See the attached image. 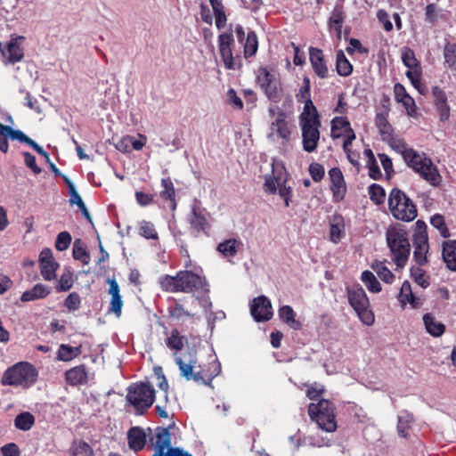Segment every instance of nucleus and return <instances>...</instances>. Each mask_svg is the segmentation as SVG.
Here are the masks:
<instances>
[{
	"instance_id": "obj_1",
	"label": "nucleus",
	"mask_w": 456,
	"mask_h": 456,
	"mask_svg": "<svg viewBox=\"0 0 456 456\" xmlns=\"http://www.w3.org/2000/svg\"><path fill=\"white\" fill-rule=\"evenodd\" d=\"M394 151L399 153L406 165L423 180L434 187L442 183V175L432 159L424 152H419L409 147L406 142H395Z\"/></svg>"
},
{
	"instance_id": "obj_2",
	"label": "nucleus",
	"mask_w": 456,
	"mask_h": 456,
	"mask_svg": "<svg viewBox=\"0 0 456 456\" xmlns=\"http://www.w3.org/2000/svg\"><path fill=\"white\" fill-rule=\"evenodd\" d=\"M386 240L393 262L398 269L403 268L411 253L407 232L399 226L389 227L386 232Z\"/></svg>"
},
{
	"instance_id": "obj_3",
	"label": "nucleus",
	"mask_w": 456,
	"mask_h": 456,
	"mask_svg": "<svg viewBox=\"0 0 456 456\" xmlns=\"http://www.w3.org/2000/svg\"><path fill=\"white\" fill-rule=\"evenodd\" d=\"M36 368L28 362H20L9 367L3 374L2 384L28 388L37 379Z\"/></svg>"
},
{
	"instance_id": "obj_4",
	"label": "nucleus",
	"mask_w": 456,
	"mask_h": 456,
	"mask_svg": "<svg viewBox=\"0 0 456 456\" xmlns=\"http://www.w3.org/2000/svg\"><path fill=\"white\" fill-rule=\"evenodd\" d=\"M388 206L393 216L398 220L411 222L417 216L416 206L400 189H392L388 197Z\"/></svg>"
},
{
	"instance_id": "obj_5",
	"label": "nucleus",
	"mask_w": 456,
	"mask_h": 456,
	"mask_svg": "<svg viewBox=\"0 0 456 456\" xmlns=\"http://www.w3.org/2000/svg\"><path fill=\"white\" fill-rule=\"evenodd\" d=\"M308 413L310 418L316 422L322 430L328 433L336 431L337 422L334 406L329 400L321 399L316 403H310Z\"/></svg>"
},
{
	"instance_id": "obj_6",
	"label": "nucleus",
	"mask_w": 456,
	"mask_h": 456,
	"mask_svg": "<svg viewBox=\"0 0 456 456\" xmlns=\"http://www.w3.org/2000/svg\"><path fill=\"white\" fill-rule=\"evenodd\" d=\"M347 298L350 305L356 313L359 319L365 325L370 326L375 321L370 309L369 298L365 290L359 284L346 289Z\"/></svg>"
},
{
	"instance_id": "obj_7",
	"label": "nucleus",
	"mask_w": 456,
	"mask_h": 456,
	"mask_svg": "<svg viewBox=\"0 0 456 456\" xmlns=\"http://www.w3.org/2000/svg\"><path fill=\"white\" fill-rule=\"evenodd\" d=\"M299 125L302 133V146L306 152L316 151L320 140L321 122L318 113L299 116Z\"/></svg>"
},
{
	"instance_id": "obj_8",
	"label": "nucleus",
	"mask_w": 456,
	"mask_h": 456,
	"mask_svg": "<svg viewBox=\"0 0 456 456\" xmlns=\"http://www.w3.org/2000/svg\"><path fill=\"white\" fill-rule=\"evenodd\" d=\"M256 82L270 101L275 103L281 101L283 91L279 74L275 70L266 67L260 68L257 71Z\"/></svg>"
},
{
	"instance_id": "obj_9",
	"label": "nucleus",
	"mask_w": 456,
	"mask_h": 456,
	"mask_svg": "<svg viewBox=\"0 0 456 456\" xmlns=\"http://www.w3.org/2000/svg\"><path fill=\"white\" fill-rule=\"evenodd\" d=\"M150 444L154 449L152 456H192L180 448L170 447V432L166 428H157L154 435L150 438Z\"/></svg>"
},
{
	"instance_id": "obj_10",
	"label": "nucleus",
	"mask_w": 456,
	"mask_h": 456,
	"mask_svg": "<svg viewBox=\"0 0 456 456\" xmlns=\"http://www.w3.org/2000/svg\"><path fill=\"white\" fill-rule=\"evenodd\" d=\"M154 394L155 391L149 383H140L129 387L126 399L137 412L142 413L152 405Z\"/></svg>"
},
{
	"instance_id": "obj_11",
	"label": "nucleus",
	"mask_w": 456,
	"mask_h": 456,
	"mask_svg": "<svg viewBox=\"0 0 456 456\" xmlns=\"http://www.w3.org/2000/svg\"><path fill=\"white\" fill-rule=\"evenodd\" d=\"M175 362L179 367L181 376L186 380L192 379L197 383L208 384L200 371H194L198 364L195 351L191 350L183 354L182 356H176Z\"/></svg>"
},
{
	"instance_id": "obj_12",
	"label": "nucleus",
	"mask_w": 456,
	"mask_h": 456,
	"mask_svg": "<svg viewBox=\"0 0 456 456\" xmlns=\"http://www.w3.org/2000/svg\"><path fill=\"white\" fill-rule=\"evenodd\" d=\"M424 222L419 220L416 223V229L413 233V257L419 265L428 263V253L429 249L428 237Z\"/></svg>"
},
{
	"instance_id": "obj_13",
	"label": "nucleus",
	"mask_w": 456,
	"mask_h": 456,
	"mask_svg": "<svg viewBox=\"0 0 456 456\" xmlns=\"http://www.w3.org/2000/svg\"><path fill=\"white\" fill-rule=\"evenodd\" d=\"M291 129L287 120L286 114L279 110L271 122L268 138L277 143L285 145L290 139Z\"/></svg>"
},
{
	"instance_id": "obj_14",
	"label": "nucleus",
	"mask_w": 456,
	"mask_h": 456,
	"mask_svg": "<svg viewBox=\"0 0 456 456\" xmlns=\"http://www.w3.org/2000/svg\"><path fill=\"white\" fill-rule=\"evenodd\" d=\"M287 172L281 161L273 159L272 162V173L265 175L264 190L267 193L277 192V186L287 183Z\"/></svg>"
},
{
	"instance_id": "obj_15",
	"label": "nucleus",
	"mask_w": 456,
	"mask_h": 456,
	"mask_svg": "<svg viewBox=\"0 0 456 456\" xmlns=\"http://www.w3.org/2000/svg\"><path fill=\"white\" fill-rule=\"evenodd\" d=\"M23 40V37H15L6 44L0 43V52L5 64H13L22 60L24 53L21 43Z\"/></svg>"
},
{
	"instance_id": "obj_16",
	"label": "nucleus",
	"mask_w": 456,
	"mask_h": 456,
	"mask_svg": "<svg viewBox=\"0 0 456 456\" xmlns=\"http://www.w3.org/2000/svg\"><path fill=\"white\" fill-rule=\"evenodd\" d=\"M40 273L45 281H53L56 278V271L60 265L53 257L52 249L44 248L39 255Z\"/></svg>"
},
{
	"instance_id": "obj_17",
	"label": "nucleus",
	"mask_w": 456,
	"mask_h": 456,
	"mask_svg": "<svg viewBox=\"0 0 456 456\" xmlns=\"http://www.w3.org/2000/svg\"><path fill=\"white\" fill-rule=\"evenodd\" d=\"M250 314L256 322L269 321L273 317L271 301L265 296H259L250 303Z\"/></svg>"
},
{
	"instance_id": "obj_18",
	"label": "nucleus",
	"mask_w": 456,
	"mask_h": 456,
	"mask_svg": "<svg viewBox=\"0 0 456 456\" xmlns=\"http://www.w3.org/2000/svg\"><path fill=\"white\" fill-rule=\"evenodd\" d=\"M233 37L232 33H222L218 37V50L225 68L229 69H235V63L232 57V45Z\"/></svg>"
},
{
	"instance_id": "obj_19",
	"label": "nucleus",
	"mask_w": 456,
	"mask_h": 456,
	"mask_svg": "<svg viewBox=\"0 0 456 456\" xmlns=\"http://www.w3.org/2000/svg\"><path fill=\"white\" fill-rule=\"evenodd\" d=\"M180 292L190 293L202 286V279L191 271L177 273Z\"/></svg>"
},
{
	"instance_id": "obj_20",
	"label": "nucleus",
	"mask_w": 456,
	"mask_h": 456,
	"mask_svg": "<svg viewBox=\"0 0 456 456\" xmlns=\"http://www.w3.org/2000/svg\"><path fill=\"white\" fill-rule=\"evenodd\" d=\"M395 99L402 103L410 117L417 116V107L414 99L406 92L405 87L396 83L394 86Z\"/></svg>"
},
{
	"instance_id": "obj_21",
	"label": "nucleus",
	"mask_w": 456,
	"mask_h": 456,
	"mask_svg": "<svg viewBox=\"0 0 456 456\" xmlns=\"http://www.w3.org/2000/svg\"><path fill=\"white\" fill-rule=\"evenodd\" d=\"M206 212L200 208L198 202H194L191 206L190 216V224L191 228L196 232H206L209 228V224L206 216Z\"/></svg>"
},
{
	"instance_id": "obj_22",
	"label": "nucleus",
	"mask_w": 456,
	"mask_h": 456,
	"mask_svg": "<svg viewBox=\"0 0 456 456\" xmlns=\"http://www.w3.org/2000/svg\"><path fill=\"white\" fill-rule=\"evenodd\" d=\"M331 181V191L336 201H340L344 199L346 191V183L344 176L339 168L334 167L329 171Z\"/></svg>"
},
{
	"instance_id": "obj_23",
	"label": "nucleus",
	"mask_w": 456,
	"mask_h": 456,
	"mask_svg": "<svg viewBox=\"0 0 456 456\" xmlns=\"http://www.w3.org/2000/svg\"><path fill=\"white\" fill-rule=\"evenodd\" d=\"M109 294L111 296L110 302V313H113L118 318L120 317L123 307V300L120 295V289L115 279H108Z\"/></svg>"
},
{
	"instance_id": "obj_24",
	"label": "nucleus",
	"mask_w": 456,
	"mask_h": 456,
	"mask_svg": "<svg viewBox=\"0 0 456 456\" xmlns=\"http://www.w3.org/2000/svg\"><path fill=\"white\" fill-rule=\"evenodd\" d=\"M296 97L298 102L305 104L304 110L300 115L318 113L310 97V80L308 77L304 78L303 86L300 87Z\"/></svg>"
},
{
	"instance_id": "obj_25",
	"label": "nucleus",
	"mask_w": 456,
	"mask_h": 456,
	"mask_svg": "<svg viewBox=\"0 0 456 456\" xmlns=\"http://www.w3.org/2000/svg\"><path fill=\"white\" fill-rule=\"evenodd\" d=\"M434 102L439 112L441 121H446L450 118V106L447 103V95L444 91L436 86L432 90Z\"/></svg>"
},
{
	"instance_id": "obj_26",
	"label": "nucleus",
	"mask_w": 456,
	"mask_h": 456,
	"mask_svg": "<svg viewBox=\"0 0 456 456\" xmlns=\"http://www.w3.org/2000/svg\"><path fill=\"white\" fill-rule=\"evenodd\" d=\"M309 54L310 62L315 74L321 78H326L329 75V69L322 52L317 48H311Z\"/></svg>"
},
{
	"instance_id": "obj_27",
	"label": "nucleus",
	"mask_w": 456,
	"mask_h": 456,
	"mask_svg": "<svg viewBox=\"0 0 456 456\" xmlns=\"http://www.w3.org/2000/svg\"><path fill=\"white\" fill-rule=\"evenodd\" d=\"M24 133L20 130H14L10 126H5L0 123V151L6 153L9 149L7 139L12 141L22 142Z\"/></svg>"
},
{
	"instance_id": "obj_28",
	"label": "nucleus",
	"mask_w": 456,
	"mask_h": 456,
	"mask_svg": "<svg viewBox=\"0 0 456 456\" xmlns=\"http://www.w3.org/2000/svg\"><path fill=\"white\" fill-rule=\"evenodd\" d=\"M376 125L383 141L387 142L393 150L395 142H405L403 139L393 136V128L384 116L377 115Z\"/></svg>"
},
{
	"instance_id": "obj_29",
	"label": "nucleus",
	"mask_w": 456,
	"mask_h": 456,
	"mask_svg": "<svg viewBox=\"0 0 456 456\" xmlns=\"http://www.w3.org/2000/svg\"><path fill=\"white\" fill-rule=\"evenodd\" d=\"M65 379L70 386H78L87 383L88 374L85 365H78L65 372Z\"/></svg>"
},
{
	"instance_id": "obj_30",
	"label": "nucleus",
	"mask_w": 456,
	"mask_h": 456,
	"mask_svg": "<svg viewBox=\"0 0 456 456\" xmlns=\"http://www.w3.org/2000/svg\"><path fill=\"white\" fill-rule=\"evenodd\" d=\"M423 322L427 332L434 338H440L445 331V325L432 314H424Z\"/></svg>"
},
{
	"instance_id": "obj_31",
	"label": "nucleus",
	"mask_w": 456,
	"mask_h": 456,
	"mask_svg": "<svg viewBox=\"0 0 456 456\" xmlns=\"http://www.w3.org/2000/svg\"><path fill=\"white\" fill-rule=\"evenodd\" d=\"M442 256L446 266L456 272V240L444 242Z\"/></svg>"
},
{
	"instance_id": "obj_32",
	"label": "nucleus",
	"mask_w": 456,
	"mask_h": 456,
	"mask_svg": "<svg viewBox=\"0 0 456 456\" xmlns=\"http://www.w3.org/2000/svg\"><path fill=\"white\" fill-rule=\"evenodd\" d=\"M399 301L403 305L410 304L413 308H417L421 305L420 298L413 295L411 286L408 281H403L399 293Z\"/></svg>"
},
{
	"instance_id": "obj_33",
	"label": "nucleus",
	"mask_w": 456,
	"mask_h": 456,
	"mask_svg": "<svg viewBox=\"0 0 456 456\" xmlns=\"http://www.w3.org/2000/svg\"><path fill=\"white\" fill-rule=\"evenodd\" d=\"M241 245L240 240L231 238L220 242L217 245V251L225 258L233 257Z\"/></svg>"
},
{
	"instance_id": "obj_34",
	"label": "nucleus",
	"mask_w": 456,
	"mask_h": 456,
	"mask_svg": "<svg viewBox=\"0 0 456 456\" xmlns=\"http://www.w3.org/2000/svg\"><path fill=\"white\" fill-rule=\"evenodd\" d=\"M50 294V289L42 283L36 284L31 289L26 290L20 297L22 302L45 298Z\"/></svg>"
},
{
	"instance_id": "obj_35",
	"label": "nucleus",
	"mask_w": 456,
	"mask_h": 456,
	"mask_svg": "<svg viewBox=\"0 0 456 456\" xmlns=\"http://www.w3.org/2000/svg\"><path fill=\"white\" fill-rule=\"evenodd\" d=\"M128 443L131 449L139 451L146 443V434L138 427L132 428L128 432Z\"/></svg>"
},
{
	"instance_id": "obj_36",
	"label": "nucleus",
	"mask_w": 456,
	"mask_h": 456,
	"mask_svg": "<svg viewBox=\"0 0 456 456\" xmlns=\"http://www.w3.org/2000/svg\"><path fill=\"white\" fill-rule=\"evenodd\" d=\"M345 234V221L342 216H334L330 225V240L338 243Z\"/></svg>"
},
{
	"instance_id": "obj_37",
	"label": "nucleus",
	"mask_w": 456,
	"mask_h": 456,
	"mask_svg": "<svg viewBox=\"0 0 456 456\" xmlns=\"http://www.w3.org/2000/svg\"><path fill=\"white\" fill-rule=\"evenodd\" d=\"M185 338L180 335L177 330H173L170 335L167 338L165 343L168 348L174 351L173 355L175 358L178 355V352L183 347Z\"/></svg>"
},
{
	"instance_id": "obj_38",
	"label": "nucleus",
	"mask_w": 456,
	"mask_h": 456,
	"mask_svg": "<svg viewBox=\"0 0 456 456\" xmlns=\"http://www.w3.org/2000/svg\"><path fill=\"white\" fill-rule=\"evenodd\" d=\"M279 317L293 330L301 328L299 321L296 320V314L291 306L283 305L278 311Z\"/></svg>"
},
{
	"instance_id": "obj_39",
	"label": "nucleus",
	"mask_w": 456,
	"mask_h": 456,
	"mask_svg": "<svg viewBox=\"0 0 456 456\" xmlns=\"http://www.w3.org/2000/svg\"><path fill=\"white\" fill-rule=\"evenodd\" d=\"M352 130L350 123L346 118L336 117L331 121V136L333 138L341 137L343 133Z\"/></svg>"
},
{
	"instance_id": "obj_40",
	"label": "nucleus",
	"mask_w": 456,
	"mask_h": 456,
	"mask_svg": "<svg viewBox=\"0 0 456 456\" xmlns=\"http://www.w3.org/2000/svg\"><path fill=\"white\" fill-rule=\"evenodd\" d=\"M161 187L160 197L163 200H168L171 201V208L174 210L176 208V203L175 200V191L173 184L172 180L169 177L161 179Z\"/></svg>"
},
{
	"instance_id": "obj_41",
	"label": "nucleus",
	"mask_w": 456,
	"mask_h": 456,
	"mask_svg": "<svg viewBox=\"0 0 456 456\" xmlns=\"http://www.w3.org/2000/svg\"><path fill=\"white\" fill-rule=\"evenodd\" d=\"M371 268L384 282L388 284H392L394 282L395 277L387 267L385 262L375 261L372 263Z\"/></svg>"
},
{
	"instance_id": "obj_42",
	"label": "nucleus",
	"mask_w": 456,
	"mask_h": 456,
	"mask_svg": "<svg viewBox=\"0 0 456 456\" xmlns=\"http://www.w3.org/2000/svg\"><path fill=\"white\" fill-rule=\"evenodd\" d=\"M363 154L366 158V167L369 169V175L372 179H379L382 174L370 149H365Z\"/></svg>"
},
{
	"instance_id": "obj_43",
	"label": "nucleus",
	"mask_w": 456,
	"mask_h": 456,
	"mask_svg": "<svg viewBox=\"0 0 456 456\" xmlns=\"http://www.w3.org/2000/svg\"><path fill=\"white\" fill-rule=\"evenodd\" d=\"M336 69L338 73L342 77L349 76L353 71V65L346 57L344 52L339 50L336 56Z\"/></svg>"
},
{
	"instance_id": "obj_44",
	"label": "nucleus",
	"mask_w": 456,
	"mask_h": 456,
	"mask_svg": "<svg viewBox=\"0 0 456 456\" xmlns=\"http://www.w3.org/2000/svg\"><path fill=\"white\" fill-rule=\"evenodd\" d=\"M345 14L341 7H336L330 18V28L334 30L338 37H340L342 32V24L344 22Z\"/></svg>"
},
{
	"instance_id": "obj_45",
	"label": "nucleus",
	"mask_w": 456,
	"mask_h": 456,
	"mask_svg": "<svg viewBox=\"0 0 456 456\" xmlns=\"http://www.w3.org/2000/svg\"><path fill=\"white\" fill-rule=\"evenodd\" d=\"M160 288L167 292H180L177 274L171 276L168 274L162 275L159 278Z\"/></svg>"
},
{
	"instance_id": "obj_46",
	"label": "nucleus",
	"mask_w": 456,
	"mask_h": 456,
	"mask_svg": "<svg viewBox=\"0 0 456 456\" xmlns=\"http://www.w3.org/2000/svg\"><path fill=\"white\" fill-rule=\"evenodd\" d=\"M34 423L35 418L28 411L20 413L19 415L16 416L14 419L15 428L22 431L29 430L33 427Z\"/></svg>"
},
{
	"instance_id": "obj_47",
	"label": "nucleus",
	"mask_w": 456,
	"mask_h": 456,
	"mask_svg": "<svg viewBox=\"0 0 456 456\" xmlns=\"http://www.w3.org/2000/svg\"><path fill=\"white\" fill-rule=\"evenodd\" d=\"M361 280L370 292L379 293L381 291L382 288L379 281L370 271H363L361 275Z\"/></svg>"
},
{
	"instance_id": "obj_48",
	"label": "nucleus",
	"mask_w": 456,
	"mask_h": 456,
	"mask_svg": "<svg viewBox=\"0 0 456 456\" xmlns=\"http://www.w3.org/2000/svg\"><path fill=\"white\" fill-rule=\"evenodd\" d=\"M413 422V417L409 412L403 411L398 415L397 430L402 437H407L409 429Z\"/></svg>"
},
{
	"instance_id": "obj_49",
	"label": "nucleus",
	"mask_w": 456,
	"mask_h": 456,
	"mask_svg": "<svg viewBox=\"0 0 456 456\" xmlns=\"http://www.w3.org/2000/svg\"><path fill=\"white\" fill-rule=\"evenodd\" d=\"M73 257L76 260L81 261L84 265H88L90 262V256L80 240H76L73 244Z\"/></svg>"
},
{
	"instance_id": "obj_50",
	"label": "nucleus",
	"mask_w": 456,
	"mask_h": 456,
	"mask_svg": "<svg viewBox=\"0 0 456 456\" xmlns=\"http://www.w3.org/2000/svg\"><path fill=\"white\" fill-rule=\"evenodd\" d=\"M73 282V273L69 269H65L61 275L55 289L58 292L68 291L72 288Z\"/></svg>"
},
{
	"instance_id": "obj_51",
	"label": "nucleus",
	"mask_w": 456,
	"mask_h": 456,
	"mask_svg": "<svg viewBox=\"0 0 456 456\" xmlns=\"http://www.w3.org/2000/svg\"><path fill=\"white\" fill-rule=\"evenodd\" d=\"M70 452L73 456H77V455L93 456L94 455V451L91 448V446L84 441L73 442V444L70 447Z\"/></svg>"
},
{
	"instance_id": "obj_52",
	"label": "nucleus",
	"mask_w": 456,
	"mask_h": 456,
	"mask_svg": "<svg viewBox=\"0 0 456 456\" xmlns=\"http://www.w3.org/2000/svg\"><path fill=\"white\" fill-rule=\"evenodd\" d=\"M402 61L409 69L421 68L413 50L409 47H404L402 50Z\"/></svg>"
},
{
	"instance_id": "obj_53",
	"label": "nucleus",
	"mask_w": 456,
	"mask_h": 456,
	"mask_svg": "<svg viewBox=\"0 0 456 456\" xmlns=\"http://www.w3.org/2000/svg\"><path fill=\"white\" fill-rule=\"evenodd\" d=\"M80 354L79 347H73L68 345H61L58 350V359L68 362Z\"/></svg>"
},
{
	"instance_id": "obj_54",
	"label": "nucleus",
	"mask_w": 456,
	"mask_h": 456,
	"mask_svg": "<svg viewBox=\"0 0 456 456\" xmlns=\"http://www.w3.org/2000/svg\"><path fill=\"white\" fill-rule=\"evenodd\" d=\"M258 48V41L257 37L255 32L250 31L248 32L245 45H244V55L245 57H250L253 56Z\"/></svg>"
},
{
	"instance_id": "obj_55",
	"label": "nucleus",
	"mask_w": 456,
	"mask_h": 456,
	"mask_svg": "<svg viewBox=\"0 0 456 456\" xmlns=\"http://www.w3.org/2000/svg\"><path fill=\"white\" fill-rule=\"evenodd\" d=\"M168 313L173 319L177 321H184L186 318L193 316V314H191L189 311L185 310L183 306L175 303L174 305L168 307Z\"/></svg>"
},
{
	"instance_id": "obj_56",
	"label": "nucleus",
	"mask_w": 456,
	"mask_h": 456,
	"mask_svg": "<svg viewBox=\"0 0 456 456\" xmlns=\"http://www.w3.org/2000/svg\"><path fill=\"white\" fill-rule=\"evenodd\" d=\"M445 63L449 68L456 69V45L447 43L444 49Z\"/></svg>"
},
{
	"instance_id": "obj_57",
	"label": "nucleus",
	"mask_w": 456,
	"mask_h": 456,
	"mask_svg": "<svg viewBox=\"0 0 456 456\" xmlns=\"http://www.w3.org/2000/svg\"><path fill=\"white\" fill-rule=\"evenodd\" d=\"M369 194L370 200L377 205L383 203L385 200V190L379 184H371L369 187Z\"/></svg>"
},
{
	"instance_id": "obj_58",
	"label": "nucleus",
	"mask_w": 456,
	"mask_h": 456,
	"mask_svg": "<svg viewBox=\"0 0 456 456\" xmlns=\"http://www.w3.org/2000/svg\"><path fill=\"white\" fill-rule=\"evenodd\" d=\"M430 224L439 231L444 238L450 237L449 230L446 227L444 218L442 215L436 214L430 219Z\"/></svg>"
},
{
	"instance_id": "obj_59",
	"label": "nucleus",
	"mask_w": 456,
	"mask_h": 456,
	"mask_svg": "<svg viewBox=\"0 0 456 456\" xmlns=\"http://www.w3.org/2000/svg\"><path fill=\"white\" fill-rule=\"evenodd\" d=\"M421 68L408 69L406 77L410 79L411 85L420 93H423L421 80Z\"/></svg>"
},
{
	"instance_id": "obj_60",
	"label": "nucleus",
	"mask_w": 456,
	"mask_h": 456,
	"mask_svg": "<svg viewBox=\"0 0 456 456\" xmlns=\"http://www.w3.org/2000/svg\"><path fill=\"white\" fill-rule=\"evenodd\" d=\"M71 242V236L68 232H61L57 235L55 248L59 251L66 250Z\"/></svg>"
},
{
	"instance_id": "obj_61",
	"label": "nucleus",
	"mask_w": 456,
	"mask_h": 456,
	"mask_svg": "<svg viewBox=\"0 0 456 456\" xmlns=\"http://www.w3.org/2000/svg\"><path fill=\"white\" fill-rule=\"evenodd\" d=\"M139 232L142 236H143L146 239L158 238V233L154 228V225L150 222H142L140 224Z\"/></svg>"
},
{
	"instance_id": "obj_62",
	"label": "nucleus",
	"mask_w": 456,
	"mask_h": 456,
	"mask_svg": "<svg viewBox=\"0 0 456 456\" xmlns=\"http://www.w3.org/2000/svg\"><path fill=\"white\" fill-rule=\"evenodd\" d=\"M411 276L423 289L429 285V281L426 279L423 270L419 267H411Z\"/></svg>"
},
{
	"instance_id": "obj_63",
	"label": "nucleus",
	"mask_w": 456,
	"mask_h": 456,
	"mask_svg": "<svg viewBox=\"0 0 456 456\" xmlns=\"http://www.w3.org/2000/svg\"><path fill=\"white\" fill-rule=\"evenodd\" d=\"M81 299L77 292H71L65 299V307L71 312L77 311L80 307Z\"/></svg>"
},
{
	"instance_id": "obj_64",
	"label": "nucleus",
	"mask_w": 456,
	"mask_h": 456,
	"mask_svg": "<svg viewBox=\"0 0 456 456\" xmlns=\"http://www.w3.org/2000/svg\"><path fill=\"white\" fill-rule=\"evenodd\" d=\"M309 172L312 178L315 182H319L324 175V167L321 164L312 163L309 167Z\"/></svg>"
}]
</instances>
